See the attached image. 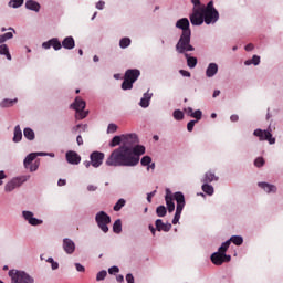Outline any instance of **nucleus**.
<instances>
[{
	"label": "nucleus",
	"mask_w": 283,
	"mask_h": 283,
	"mask_svg": "<svg viewBox=\"0 0 283 283\" xmlns=\"http://www.w3.org/2000/svg\"><path fill=\"white\" fill-rule=\"evenodd\" d=\"M85 101H83V98L81 97H76L74 103L71 104V107H73L76 112V118H78L80 120H83V118H87V114H90V112L83 111L85 109Z\"/></svg>",
	"instance_id": "nucleus-8"
},
{
	"label": "nucleus",
	"mask_w": 283,
	"mask_h": 283,
	"mask_svg": "<svg viewBox=\"0 0 283 283\" xmlns=\"http://www.w3.org/2000/svg\"><path fill=\"white\" fill-rule=\"evenodd\" d=\"M22 218H24V220L29 222L31 227H39V224H43V220L34 218V212L32 211H22Z\"/></svg>",
	"instance_id": "nucleus-13"
},
{
	"label": "nucleus",
	"mask_w": 283,
	"mask_h": 283,
	"mask_svg": "<svg viewBox=\"0 0 283 283\" xmlns=\"http://www.w3.org/2000/svg\"><path fill=\"white\" fill-rule=\"evenodd\" d=\"M9 277H11V283H34V276L30 275L28 272L22 270H10Z\"/></svg>",
	"instance_id": "nucleus-3"
},
{
	"label": "nucleus",
	"mask_w": 283,
	"mask_h": 283,
	"mask_svg": "<svg viewBox=\"0 0 283 283\" xmlns=\"http://www.w3.org/2000/svg\"><path fill=\"white\" fill-rule=\"evenodd\" d=\"M259 187L265 191V193H276L277 187L268 182H259Z\"/></svg>",
	"instance_id": "nucleus-22"
},
{
	"label": "nucleus",
	"mask_w": 283,
	"mask_h": 283,
	"mask_svg": "<svg viewBox=\"0 0 283 283\" xmlns=\"http://www.w3.org/2000/svg\"><path fill=\"white\" fill-rule=\"evenodd\" d=\"M174 199L177 202V207L172 224H178V222H180V216H182V210L185 209V195L182 192H175Z\"/></svg>",
	"instance_id": "nucleus-5"
},
{
	"label": "nucleus",
	"mask_w": 283,
	"mask_h": 283,
	"mask_svg": "<svg viewBox=\"0 0 283 283\" xmlns=\"http://www.w3.org/2000/svg\"><path fill=\"white\" fill-rule=\"evenodd\" d=\"M96 189H98V187H96L94 185H88L87 186V191H96Z\"/></svg>",
	"instance_id": "nucleus-63"
},
{
	"label": "nucleus",
	"mask_w": 283,
	"mask_h": 283,
	"mask_svg": "<svg viewBox=\"0 0 283 283\" xmlns=\"http://www.w3.org/2000/svg\"><path fill=\"white\" fill-rule=\"evenodd\" d=\"M66 161L69 165H80L81 164V155L74 150L66 151Z\"/></svg>",
	"instance_id": "nucleus-15"
},
{
	"label": "nucleus",
	"mask_w": 283,
	"mask_h": 283,
	"mask_svg": "<svg viewBox=\"0 0 283 283\" xmlns=\"http://www.w3.org/2000/svg\"><path fill=\"white\" fill-rule=\"evenodd\" d=\"M140 76V70L138 69H129L125 72L124 82L122 83V90H132L134 87V83L138 81Z\"/></svg>",
	"instance_id": "nucleus-4"
},
{
	"label": "nucleus",
	"mask_w": 283,
	"mask_h": 283,
	"mask_svg": "<svg viewBox=\"0 0 283 283\" xmlns=\"http://www.w3.org/2000/svg\"><path fill=\"white\" fill-rule=\"evenodd\" d=\"M10 8H21L23 6V0H10Z\"/></svg>",
	"instance_id": "nucleus-47"
},
{
	"label": "nucleus",
	"mask_w": 283,
	"mask_h": 283,
	"mask_svg": "<svg viewBox=\"0 0 283 283\" xmlns=\"http://www.w3.org/2000/svg\"><path fill=\"white\" fill-rule=\"evenodd\" d=\"M172 116L175 120H182L185 118V113H182L180 109H176L174 111Z\"/></svg>",
	"instance_id": "nucleus-42"
},
{
	"label": "nucleus",
	"mask_w": 283,
	"mask_h": 283,
	"mask_svg": "<svg viewBox=\"0 0 283 283\" xmlns=\"http://www.w3.org/2000/svg\"><path fill=\"white\" fill-rule=\"evenodd\" d=\"M105 277H107V271L102 270L96 275V282H103V280H105Z\"/></svg>",
	"instance_id": "nucleus-46"
},
{
	"label": "nucleus",
	"mask_w": 283,
	"mask_h": 283,
	"mask_svg": "<svg viewBox=\"0 0 283 283\" xmlns=\"http://www.w3.org/2000/svg\"><path fill=\"white\" fill-rule=\"evenodd\" d=\"M191 3L195 6L193 8H202V3H200V0H191Z\"/></svg>",
	"instance_id": "nucleus-57"
},
{
	"label": "nucleus",
	"mask_w": 283,
	"mask_h": 283,
	"mask_svg": "<svg viewBox=\"0 0 283 283\" xmlns=\"http://www.w3.org/2000/svg\"><path fill=\"white\" fill-rule=\"evenodd\" d=\"M143 167H148V165H151V158L149 156H144L140 160Z\"/></svg>",
	"instance_id": "nucleus-49"
},
{
	"label": "nucleus",
	"mask_w": 283,
	"mask_h": 283,
	"mask_svg": "<svg viewBox=\"0 0 283 283\" xmlns=\"http://www.w3.org/2000/svg\"><path fill=\"white\" fill-rule=\"evenodd\" d=\"M125 203H126V201H125V199H119L116 203H115V206H114V211H120L122 209H123V207H125Z\"/></svg>",
	"instance_id": "nucleus-44"
},
{
	"label": "nucleus",
	"mask_w": 283,
	"mask_h": 283,
	"mask_svg": "<svg viewBox=\"0 0 283 283\" xmlns=\"http://www.w3.org/2000/svg\"><path fill=\"white\" fill-rule=\"evenodd\" d=\"M62 247L67 255H72V253L76 251V243H74L72 239L69 238L63 239Z\"/></svg>",
	"instance_id": "nucleus-17"
},
{
	"label": "nucleus",
	"mask_w": 283,
	"mask_h": 283,
	"mask_svg": "<svg viewBox=\"0 0 283 283\" xmlns=\"http://www.w3.org/2000/svg\"><path fill=\"white\" fill-rule=\"evenodd\" d=\"M254 165H255V167H263V166H264V158L258 157V158L254 160Z\"/></svg>",
	"instance_id": "nucleus-51"
},
{
	"label": "nucleus",
	"mask_w": 283,
	"mask_h": 283,
	"mask_svg": "<svg viewBox=\"0 0 283 283\" xmlns=\"http://www.w3.org/2000/svg\"><path fill=\"white\" fill-rule=\"evenodd\" d=\"M179 73L181 76H185L187 78L191 77V73L189 71L180 70Z\"/></svg>",
	"instance_id": "nucleus-56"
},
{
	"label": "nucleus",
	"mask_w": 283,
	"mask_h": 283,
	"mask_svg": "<svg viewBox=\"0 0 283 283\" xmlns=\"http://www.w3.org/2000/svg\"><path fill=\"white\" fill-rule=\"evenodd\" d=\"M103 8H105V1H98V2L96 3V9H97V10H103Z\"/></svg>",
	"instance_id": "nucleus-60"
},
{
	"label": "nucleus",
	"mask_w": 283,
	"mask_h": 283,
	"mask_svg": "<svg viewBox=\"0 0 283 283\" xmlns=\"http://www.w3.org/2000/svg\"><path fill=\"white\" fill-rule=\"evenodd\" d=\"M153 96H154V94H151L149 92L145 93L139 102L140 107H143L144 109H146V107H149V103H150Z\"/></svg>",
	"instance_id": "nucleus-24"
},
{
	"label": "nucleus",
	"mask_w": 283,
	"mask_h": 283,
	"mask_svg": "<svg viewBox=\"0 0 283 283\" xmlns=\"http://www.w3.org/2000/svg\"><path fill=\"white\" fill-rule=\"evenodd\" d=\"M29 179H30V175H22L20 177L12 178L9 182L6 184L4 191L7 193H10L14 191V189H18V187H21L23 182H28Z\"/></svg>",
	"instance_id": "nucleus-6"
},
{
	"label": "nucleus",
	"mask_w": 283,
	"mask_h": 283,
	"mask_svg": "<svg viewBox=\"0 0 283 283\" xmlns=\"http://www.w3.org/2000/svg\"><path fill=\"white\" fill-rule=\"evenodd\" d=\"M167 209L169 213H174L176 210V203H174V197L171 196V190L166 189V196H165Z\"/></svg>",
	"instance_id": "nucleus-19"
},
{
	"label": "nucleus",
	"mask_w": 283,
	"mask_h": 283,
	"mask_svg": "<svg viewBox=\"0 0 283 283\" xmlns=\"http://www.w3.org/2000/svg\"><path fill=\"white\" fill-rule=\"evenodd\" d=\"M155 227L157 231H165L166 233L171 231V223H165L161 219L155 221Z\"/></svg>",
	"instance_id": "nucleus-20"
},
{
	"label": "nucleus",
	"mask_w": 283,
	"mask_h": 283,
	"mask_svg": "<svg viewBox=\"0 0 283 283\" xmlns=\"http://www.w3.org/2000/svg\"><path fill=\"white\" fill-rule=\"evenodd\" d=\"M14 34L12 32H7L2 35H0V45L1 43H6V41H10V39H13Z\"/></svg>",
	"instance_id": "nucleus-40"
},
{
	"label": "nucleus",
	"mask_w": 283,
	"mask_h": 283,
	"mask_svg": "<svg viewBox=\"0 0 283 283\" xmlns=\"http://www.w3.org/2000/svg\"><path fill=\"white\" fill-rule=\"evenodd\" d=\"M190 23L192 25H202V23H205V13L202 8L192 9V14H190Z\"/></svg>",
	"instance_id": "nucleus-9"
},
{
	"label": "nucleus",
	"mask_w": 283,
	"mask_h": 283,
	"mask_svg": "<svg viewBox=\"0 0 283 283\" xmlns=\"http://www.w3.org/2000/svg\"><path fill=\"white\" fill-rule=\"evenodd\" d=\"M230 243L235 244V247H242L244 239L241 235H232L230 239Z\"/></svg>",
	"instance_id": "nucleus-31"
},
{
	"label": "nucleus",
	"mask_w": 283,
	"mask_h": 283,
	"mask_svg": "<svg viewBox=\"0 0 283 283\" xmlns=\"http://www.w3.org/2000/svg\"><path fill=\"white\" fill-rule=\"evenodd\" d=\"M36 159V154L35 153H31L29 154L23 161V165L25 167V169H28L29 165H32V163Z\"/></svg>",
	"instance_id": "nucleus-30"
},
{
	"label": "nucleus",
	"mask_w": 283,
	"mask_h": 283,
	"mask_svg": "<svg viewBox=\"0 0 283 283\" xmlns=\"http://www.w3.org/2000/svg\"><path fill=\"white\" fill-rule=\"evenodd\" d=\"M138 135H122V146L115 148L106 158V167H136L145 154V146L138 145Z\"/></svg>",
	"instance_id": "nucleus-1"
},
{
	"label": "nucleus",
	"mask_w": 283,
	"mask_h": 283,
	"mask_svg": "<svg viewBox=\"0 0 283 283\" xmlns=\"http://www.w3.org/2000/svg\"><path fill=\"white\" fill-rule=\"evenodd\" d=\"M123 144V135L122 136H115L109 143V147H118V145Z\"/></svg>",
	"instance_id": "nucleus-34"
},
{
	"label": "nucleus",
	"mask_w": 283,
	"mask_h": 283,
	"mask_svg": "<svg viewBox=\"0 0 283 283\" xmlns=\"http://www.w3.org/2000/svg\"><path fill=\"white\" fill-rule=\"evenodd\" d=\"M6 178H8V176L6 175V171L0 170V187L1 185H3V180H6Z\"/></svg>",
	"instance_id": "nucleus-55"
},
{
	"label": "nucleus",
	"mask_w": 283,
	"mask_h": 283,
	"mask_svg": "<svg viewBox=\"0 0 283 283\" xmlns=\"http://www.w3.org/2000/svg\"><path fill=\"white\" fill-rule=\"evenodd\" d=\"M213 180H218V177L216 176V174L208 171L206 172L202 182L209 185V182H213Z\"/></svg>",
	"instance_id": "nucleus-29"
},
{
	"label": "nucleus",
	"mask_w": 283,
	"mask_h": 283,
	"mask_svg": "<svg viewBox=\"0 0 283 283\" xmlns=\"http://www.w3.org/2000/svg\"><path fill=\"white\" fill-rule=\"evenodd\" d=\"M190 118H196L197 123L198 120H202V111L197 109V111H192V113L190 114Z\"/></svg>",
	"instance_id": "nucleus-43"
},
{
	"label": "nucleus",
	"mask_w": 283,
	"mask_h": 283,
	"mask_svg": "<svg viewBox=\"0 0 283 283\" xmlns=\"http://www.w3.org/2000/svg\"><path fill=\"white\" fill-rule=\"evenodd\" d=\"M211 262L216 266H222L224 262H231V255H227L222 252H214L211 254Z\"/></svg>",
	"instance_id": "nucleus-11"
},
{
	"label": "nucleus",
	"mask_w": 283,
	"mask_h": 283,
	"mask_svg": "<svg viewBox=\"0 0 283 283\" xmlns=\"http://www.w3.org/2000/svg\"><path fill=\"white\" fill-rule=\"evenodd\" d=\"M119 271H120V269H118V266H116V265L108 269L109 275H114V274L118 273Z\"/></svg>",
	"instance_id": "nucleus-53"
},
{
	"label": "nucleus",
	"mask_w": 283,
	"mask_h": 283,
	"mask_svg": "<svg viewBox=\"0 0 283 283\" xmlns=\"http://www.w3.org/2000/svg\"><path fill=\"white\" fill-rule=\"evenodd\" d=\"M129 45H132V39H129V38H123L119 41V48H122V50H125L126 48H129Z\"/></svg>",
	"instance_id": "nucleus-35"
},
{
	"label": "nucleus",
	"mask_w": 283,
	"mask_h": 283,
	"mask_svg": "<svg viewBox=\"0 0 283 283\" xmlns=\"http://www.w3.org/2000/svg\"><path fill=\"white\" fill-rule=\"evenodd\" d=\"M23 138V132L21 130V126L17 125L13 130V143H21Z\"/></svg>",
	"instance_id": "nucleus-26"
},
{
	"label": "nucleus",
	"mask_w": 283,
	"mask_h": 283,
	"mask_svg": "<svg viewBox=\"0 0 283 283\" xmlns=\"http://www.w3.org/2000/svg\"><path fill=\"white\" fill-rule=\"evenodd\" d=\"M158 218H165L167 216V208L165 206H158L156 209Z\"/></svg>",
	"instance_id": "nucleus-38"
},
{
	"label": "nucleus",
	"mask_w": 283,
	"mask_h": 283,
	"mask_svg": "<svg viewBox=\"0 0 283 283\" xmlns=\"http://www.w3.org/2000/svg\"><path fill=\"white\" fill-rule=\"evenodd\" d=\"M253 136H256L259 140H268L270 145H275V137L271 134V130H262L260 128L253 132Z\"/></svg>",
	"instance_id": "nucleus-10"
},
{
	"label": "nucleus",
	"mask_w": 283,
	"mask_h": 283,
	"mask_svg": "<svg viewBox=\"0 0 283 283\" xmlns=\"http://www.w3.org/2000/svg\"><path fill=\"white\" fill-rule=\"evenodd\" d=\"M113 231L114 233H120L123 231V222L120 219H117L113 224Z\"/></svg>",
	"instance_id": "nucleus-33"
},
{
	"label": "nucleus",
	"mask_w": 283,
	"mask_h": 283,
	"mask_svg": "<svg viewBox=\"0 0 283 283\" xmlns=\"http://www.w3.org/2000/svg\"><path fill=\"white\" fill-rule=\"evenodd\" d=\"M196 123H198V120H190V122L187 124V129H188V132H193V127H196Z\"/></svg>",
	"instance_id": "nucleus-52"
},
{
	"label": "nucleus",
	"mask_w": 283,
	"mask_h": 283,
	"mask_svg": "<svg viewBox=\"0 0 283 283\" xmlns=\"http://www.w3.org/2000/svg\"><path fill=\"white\" fill-rule=\"evenodd\" d=\"M201 10L203 12L217 11L216 8L213 7V1L208 2L207 7L203 4Z\"/></svg>",
	"instance_id": "nucleus-45"
},
{
	"label": "nucleus",
	"mask_w": 283,
	"mask_h": 283,
	"mask_svg": "<svg viewBox=\"0 0 283 283\" xmlns=\"http://www.w3.org/2000/svg\"><path fill=\"white\" fill-rule=\"evenodd\" d=\"M218 74V65L216 63H210L206 70V76L208 78H213Z\"/></svg>",
	"instance_id": "nucleus-23"
},
{
	"label": "nucleus",
	"mask_w": 283,
	"mask_h": 283,
	"mask_svg": "<svg viewBox=\"0 0 283 283\" xmlns=\"http://www.w3.org/2000/svg\"><path fill=\"white\" fill-rule=\"evenodd\" d=\"M220 19V13L218 11H203V21L207 25L216 23Z\"/></svg>",
	"instance_id": "nucleus-14"
},
{
	"label": "nucleus",
	"mask_w": 283,
	"mask_h": 283,
	"mask_svg": "<svg viewBox=\"0 0 283 283\" xmlns=\"http://www.w3.org/2000/svg\"><path fill=\"white\" fill-rule=\"evenodd\" d=\"M75 269L78 273H85V266L81 263H75Z\"/></svg>",
	"instance_id": "nucleus-54"
},
{
	"label": "nucleus",
	"mask_w": 283,
	"mask_h": 283,
	"mask_svg": "<svg viewBox=\"0 0 283 283\" xmlns=\"http://www.w3.org/2000/svg\"><path fill=\"white\" fill-rule=\"evenodd\" d=\"M118 130V126L116 124H108L107 134H115Z\"/></svg>",
	"instance_id": "nucleus-50"
},
{
	"label": "nucleus",
	"mask_w": 283,
	"mask_h": 283,
	"mask_svg": "<svg viewBox=\"0 0 283 283\" xmlns=\"http://www.w3.org/2000/svg\"><path fill=\"white\" fill-rule=\"evenodd\" d=\"M202 191L207 193L208 196H213V186L209 184H203L201 187Z\"/></svg>",
	"instance_id": "nucleus-37"
},
{
	"label": "nucleus",
	"mask_w": 283,
	"mask_h": 283,
	"mask_svg": "<svg viewBox=\"0 0 283 283\" xmlns=\"http://www.w3.org/2000/svg\"><path fill=\"white\" fill-rule=\"evenodd\" d=\"M36 169H39V161H35L30 166V171H36Z\"/></svg>",
	"instance_id": "nucleus-59"
},
{
	"label": "nucleus",
	"mask_w": 283,
	"mask_h": 283,
	"mask_svg": "<svg viewBox=\"0 0 283 283\" xmlns=\"http://www.w3.org/2000/svg\"><path fill=\"white\" fill-rule=\"evenodd\" d=\"M251 64H253V65H260V56L253 55V56H252V60H247V61L244 62V65H251Z\"/></svg>",
	"instance_id": "nucleus-41"
},
{
	"label": "nucleus",
	"mask_w": 283,
	"mask_h": 283,
	"mask_svg": "<svg viewBox=\"0 0 283 283\" xmlns=\"http://www.w3.org/2000/svg\"><path fill=\"white\" fill-rule=\"evenodd\" d=\"M62 48H64V50H74V48H76V42L74 41V38L73 36H66L62 41Z\"/></svg>",
	"instance_id": "nucleus-21"
},
{
	"label": "nucleus",
	"mask_w": 283,
	"mask_h": 283,
	"mask_svg": "<svg viewBox=\"0 0 283 283\" xmlns=\"http://www.w3.org/2000/svg\"><path fill=\"white\" fill-rule=\"evenodd\" d=\"M42 48L44 50H50V48H53V50L59 51L62 48L61 41H59L56 38H53L46 42L42 43Z\"/></svg>",
	"instance_id": "nucleus-18"
},
{
	"label": "nucleus",
	"mask_w": 283,
	"mask_h": 283,
	"mask_svg": "<svg viewBox=\"0 0 283 283\" xmlns=\"http://www.w3.org/2000/svg\"><path fill=\"white\" fill-rule=\"evenodd\" d=\"M23 134L27 140H34L35 138L34 130L30 127L24 128Z\"/></svg>",
	"instance_id": "nucleus-32"
},
{
	"label": "nucleus",
	"mask_w": 283,
	"mask_h": 283,
	"mask_svg": "<svg viewBox=\"0 0 283 283\" xmlns=\"http://www.w3.org/2000/svg\"><path fill=\"white\" fill-rule=\"evenodd\" d=\"M229 247H231V240H228V241L223 242L221 244V247L219 248L218 252L227 254V251L229 250Z\"/></svg>",
	"instance_id": "nucleus-36"
},
{
	"label": "nucleus",
	"mask_w": 283,
	"mask_h": 283,
	"mask_svg": "<svg viewBox=\"0 0 283 283\" xmlns=\"http://www.w3.org/2000/svg\"><path fill=\"white\" fill-rule=\"evenodd\" d=\"M0 54L2 56H7L8 61H12V55L10 54V49L8 48V44L0 45Z\"/></svg>",
	"instance_id": "nucleus-28"
},
{
	"label": "nucleus",
	"mask_w": 283,
	"mask_h": 283,
	"mask_svg": "<svg viewBox=\"0 0 283 283\" xmlns=\"http://www.w3.org/2000/svg\"><path fill=\"white\" fill-rule=\"evenodd\" d=\"M230 120L232 123H238V120H240V117L238 115H231Z\"/></svg>",
	"instance_id": "nucleus-62"
},
{
	"label": "nucleus",
	"mask_w": 283,
	"mask_h": 283,
	"mask_svg": "<svg viewBox=\"0 0 283 283\" xmlns=\"http://www.w3.org/2000/svg\"><path fill=\"white\" fill-rule=\"evenodd\" d=\"M178 54H187V52H193L196 48L191 45V33H181L179 41L176 44Z\"/></svg>",
	"instance_id": "nucleus-2"
},
{
	"label": "nucleus",
	"mask_w": 283,
	"mask_h": 283,
	"mask_svg": "<svg viewBox=\"0 0 283 283\" xmlns=\"http://www.w3.org/2000/svg\"><path fill=\"white\" fill-rule=\"evenodd\" d=\"M46 262L51 264L52 271H56V269H59V262L54 261L52 256L48 258Z\"/></svg>",
	"instance_id": "nucleus-48"
},
{
	"label": "nucleus",
	"mask_w": 283,
	"mask_h": 283,
	"mask_svg": "<svg viewBox=\"0 0 283 283\" xmlns=\"http://www.w3.org/2000/svg\"><path fill=\"white\" fill-rule=\"evenodd\" d=\"M95 222H97V227L103 231V233H107L109 231V222H112V218L105 211H99L95 216Z\"/></svg>",
	"instance_id": "nucleus-7"
},
{
	"label": "nucleus",
	"mask_w": 283,
	"mask_h": 283,
	"mask_svg": "<svg viewBox=\"0 0 283 283\" xmlns=\"http://www.w3.org/2000/svg\"><path fill=\"white\" fill-rule=\"evenodd\" d=\"M18 99L14 98V99H3L1 103H0V106L1 107H12V105H14V103H17Z\"/></svg>",
	"instance_id": "nucleus-39"
},
{
	"label": "nucleus",
	"mask_w": 283,
	"mask_h": 283,
	"mask_svg": "<svg viewBox=\"0 0 283 283\" xmlns=\"http://www.w3.org/2000/svg\"><path fill=\"white\" fill-rule=\"evenodd\" d=\"M185 57L187 59V65L190 70H193V67L198 65V59L190 56L189 53H185Z\"/></svg>",
	"instance_id": "nucleus-27"
},
{
	"label": "nucleus",
	"mask_w": 283,
	"mask_h": 283,
	"mask_svg": "<svg viewBox=\"0 0 283 283\" xmlns=\"http://www.w3.org/2000/svg\"><path fill=\"white\" fill-rule=\"evenodd\" d=\"M156 196V190L147 195V202H151V198Z\"/></svg>",
	"instance_id": "nucleus-61"
},
{
	"label": "nucleus",
	"mask_w": 283,
	"mask_h": 283,
	"mask_svg": "<svg viewBox=\"0 0 283 283\" xmlns=\"http://www.w3.org/2000/svg\"><path fill=\"white\" fill-rule=\"evenodd\" d=\"M176 28H178V30H182L181 34H185L186 32L188 34H191V29L189 28V19L187 18H181L176 22Z\"/></svg>",
	"instance_id": "nucleus-16"
},
{
	"label": "nucleus",
	"mask_w": 283,
	"mask_h": 283,
	"mask_svg": "<svg viewBox=\"0 0 283 283\" xmlns=\"http://www.w3.org/2000/svg\"><path fill=\"white\" fill-rule=\"evenodd\" d=\"M253 48H254L253 44H251V43H250V44H247V45H245V51H247V52H251V51H253Z\"/></svg>",
	"instance_id": "nucleus-64"
},
{
	"label": "nucleus",
	"mask_w": 283,
	"mask_h": 283,
	"mask_svg": "<svg viewBox=\"0 0 283 283\" xmlns=\"http://www.w3.org/2000/svg\"><path fill=\"white\" fill-rule=\"evenodd\" d=\"M27 10H32V12H39L41 10V4L34 0H28L25 2Z\"/></svg>",
	"instance_id": "nucleus-25"
},
{
	"label": "nucleus",
	"mask_w": 283,
	"mask_h": 283,
	"mask_svg": "<svg viewBox=\"0 0 283 283\" xmlns=\"http://www.w3.org/2000/svg\"><path fill=\"white\" fill-rule=\"evenodd\" d=\"M126 282H127V283H134V275H133L132 273H128V274L126 275Z\"/></svg>",
	"instance_id": "nucleus-58"
},
{
	"label": "nucleus",
	"mask_w": 283,
	"mask_h": 283,
	"mask_svg": "<svg viewBox=\"0 0 283 283\" xmlns=\"http://www.w3.org/2000/svg\"><path fill=\"white\" fill-rule=\"evenodd\" d=\"M90 160H91L92 167H94L95 169H98V167L103 165V160H105V153L93 151L90 155Z\"/></svg>",
	"instance_id": "nucleus-12"
}]
</instances>
